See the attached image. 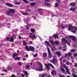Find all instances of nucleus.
<instances>
[{
    "label": "nucleus",
    "mask_w": 77,
    "mask_h": 77,
    "mask_svg": "<svg viewBox=\"0 0 77 77\" xmlns=\"http://www.w3.org/2000/svg\"><path fill=\"white\" fill-rule=\"evenodd\" d=\"M20 74H21V73H17V75H20Z\"/></svg>",
    "instance_id": "63"
},
{
    "label": "nucleus",
    "mask_w": 77,
    "mask_h": 77,
    "mask_svg": "<svg viewBox=\"0 0 77 77\" xmlns=\"http://www.w3.org/2000/svg\"><path fill=\"white\" fill-rule=\"evenodd\" d=\"M8 68L9 69H10V70H12V68H11V67H10V66L8 65Z\"/></svg>",
    "instance_id": "24"
},
{
    "label": "nucleus",
    "mask_w": 77,
    "mask_h": 77,
    "mask_svg": "<svg viewBox=\"0 0 77 77\" xmlns=\"http://www.w3.org/2000/svg\"><path fill=\"white\" fill-rule=\"evenodd\" d=\"M70 63H69V62L68 61L66 63V65H69Z\"/></svg>",
    "instance_id": "46"
},
{
    "label": "nucleus",
    "mask_w": 77,
    "mask_h": 77,
    "mask_svg": "<svg viewBox=\"0 0 77 77\" xmlns=\"http://www.w3.org/2000/svg\"><path fill=\"white\" fill-rule=\"evenodd\" d=\"M23 2H25V3H29V1L26 0H23Z\"/></svg>",
    "instance_id": "44"
},
{
    "label": "nucleus",
    "mask_w": 77,
    "mask_h": 77,
    "mask_svg": "<svg viewBox=\"0 0 77 77\" xmlns=\"http://www.w3.org/2000/svg\"><path fill=\"white\" fill-rule=\"evenodd\" d=\"M43 56L45 57H47V54L45 53H44Z\"/></svg>",
    "instance_id": "39"
},
{
    "label": "nucleus",
    "mask_w": 77,
    "mask_h": 77,
    "mask_svg": "<svg viewBox=\"0 0 77 77\" xmlns=\"http://www.w3.org/2000/svg\"><path fill=\"white\" fill-rule=\"evenodd\" d=\"M63 48H65L64 49H63V50L64 51H66V50L67 49V48L66 47V45H65L63 46Z\"/></svg>",
    "instance_id": "15"
},
{
    "label": "nucleus",
    "mask_w": 77,
    "mask_h": 77,
    "mask_svg": "<svg viewBox=\"0 0 77 77\" xmlns=\"http://www.w3.org/2000/svg\"><path fill=\"white\" fill-rule=\"evenodd\" d=\"M22 14H23V15H28V13H22Z\"/></svg>",
    "instance_id": "40"
},
{
    "label": "nucleus",
    "mask_w": 77,
    "mask_h": 77,
    "mask_svg": "<svg viewBox=\"0 0 77 77\" xmlns=\"http://www.w3.org/2000/svg\"><path fill=\"white\" fill-rule=\"evenodd\" d=\"M77 53L73 54V56H74V57H75V56H77Z\"/></svg>",
    "instance_id": "45"
},
{
    "label": "nucleus",
    "mask_w": 77,
    "mask_h": 77,
    "mask_svg": "<svg viewBox=\"0 0 77 77\" xmlns=\"http://www.w3.org/2000/svg\"><path fill=\"white\" fill-rule=\"evenodd\" d=\"M77 30V27L72 26H69V30H71L73 33H75V31Z\"/></svg>",
    "instance_id": "2"
},
{
    "label": "nucleus",
    "mask_w": 77,
    "mask_h": 77,
    "mask_svg": "<svg viewBox=\"0 0 77 77\" xmlns=\"http://www.w3.org/2000/svg\"><path fill=\"white\" fill-rule=\"evenodd\" d=\"M50 61L51 62H52L53 63H56L57 62V60L54 58H53L52 60H50Z\"/></svg>",
    "instance_id": "8"
},
{
    "label": "nucleus",
    "mask_w": 77,
    "mask_h": 77,
    "mask_svg": "<svg viewBox=\"0 0 77 77\" xmlns=\"http://www.w3.org/2000/svg\"><path fill=\"white\" fill-rule=\"evenodd\" d=\"M60 77H65V76L64 75H60Z\"/></svg>",
    "instance_id": "57"
},
{
    "label": "nucleus",
    "mask_w": 77,
    "mask_h": 77,
    "mask_svg": "<svg viewBox=\"0 0 77 77\" xmlns=\"http://www.w3.org/2000/svg\"><path fill=\"white\" fill-rule=\"evenodd\" d=\"M59 6V4L57 3H56L55 4V8H57Z\"/></svg>",
    "instance_id": "25"
},
{
    "label": "nucleus",
    "mask_w": 77,
    "mask_h": 77,
    "mask_svg": "<svg viewBox=\"0 0 77 77\" xmlns=\"http://www.w3.org/2000/svg\"><path fill=\"white\" fill-rule=\"evenodd\" d=\"M7 40H10V38L9 37H7Z\"/></svg>",
    "instance_id": "56"
},
{
    "label": "nucleus",
    "mask_w": 77,
    "mask_h": 77,
    "mask_svg": "<svg viewBox=\"0 0 77 77\" xmlns=\"http://www.w3.org/2000/svg\"><path fill=\"white\" fill-rule=\"evenodd\" d=\"M38 56V54H35L34 55H33V57H37Z\"/></svg>",
    "instance_id": "43"
},
{
    "label": "nucleus",
    "mask_w": 77,
    "mask_h": 77,
    "mask_svg": "<svg viewBox=\"0 0 77 77\" xmlns=\"http://www.w3.org/2000/svg\"><path fill=\"white\" fill-rule=\"evenodd\" d=\"M40 66L41 68H40L39 69H36V71H43V67H42V64L40 63Z\"/></svg>",
    "instance_id": "4"
},
{
    "label": "nucleus",
    "mask_w": 77,
    "mask_h": 77,
    "mask_svg": "<svg viewBox=\"0 0 77 77\" xmlns=\"http://www.w3.org/2000/svg\"><path fill=\"white\" fill-rule=\"evenodd\" d=\"M30 44H33V42H32L31 41H30Z\"/></svg>",
    "instance_id": "59"
},
{
    "label": "nucleus",
    "mask_w": 77,
    "mask_h": 77,
    "mask_svg": "<svg viewBox=\"0 0 77 77\" xmlns=\"http://www.w3.org/2000/svg\"><path fill=\"white\" fill-rule=\"evenodd\" d=\"M45 65L46 67V68H47V69H50V67H49V65L47 64H45Z\"/></svg>",
    "instance_id": "19"
},
{
    "label": "nucleus",
    "mask_w": 77,
    "mask_h": 77,
    "mask_svg": "<svg viewBox=\"0 0 77 77\" xmlns=\"http://www.w3.org/2000/svg\"><path fill=\"white\" fill-rule=\"evenodd\" d=\"M53 36L55 38H57L58 39V37H57V35L56 34H54V35Z\"/></svg>",
    "instance_id": "27"
},
{
    "label": "nucleus",
    "mask_w": 77,
    "mask_h": 77,
    "mask_svg": "<svg viewBox=\"0 0 77 77\" xmlns=\"http://www.w3.org/2000/svg\"><path fill=\"white\" fill-rule=\"evenodd\" d=\"M42 77H45V74H43L42 76Z\"/></svg>",
    "instance_id": "61"
},
{
    "label": "nucleus",
    "mask_w": 77,
    "mask_h": 77,
    "mask_svg": "<svg viewBox=\"0 0 77 77\" xmlns=\"http://www.w3.org/2000/svg\"><path fill=\"white\" fill-rule=\"evenodd\" d=\"M76 9V8L75 7H74V8H70V10L71 11H72V12H75V10Z\"/></svg>",
    "instance_id": "13"
},
{
    "label": "nucleus",
    "mask_w": 77,
    "mask_h": 77,
    "mask_svg": "<svg viewBox=\"0 0 77 77\" xmlns=\"http://www.w3.org/2000/svg\"><path fill=\"white\" fill-rule=\"evenodd\" d=\"M54 43L58 45H59V42L58 41H55Z\"/></svg>",
    "instance_id": "33"
},
{
    "label": "nucleus",
    "mask_w": 77,
    "mask_h": 77,
    "mask_svg": "<svg viewBox=\"0 0 77 77\" xmlns=\"http://www.w3.org/2000/svg\"><path fill=\"white\" fill-rule=\"evenodd\" d=\"M14 3L15 4V5H20V4H21V2H14Z\"/></svg>",
    "instance_id": "28"
},
{
    "label": "nucleus",
    "mask_w": 77,
    "mask_h": 77,
    "mask_svg": "<svg viewBox=\"0 0 77 77\" xmlns=\"http://www.w3.org/2000/svg\"><path fill=\"white\" fill-rule=\"evenodd\" d=\"M70 5L72 6H75L76 4L75 3H71Z\"/></svg>",
    "instance_id": "20"
},
{
    "label": "nucleus",
    "mask_w": 77,
    "mask_h": 77,
    "mask_svg": "<svg viewBox=\"0 0 77 77\" xmlns=\"http://www.w3.org/2000/svg\"><path fill=\"white\" fill-rule=\"evenodd\" d=\"M25 48L27 51H30L29 48V47L27 46H25Z\"/></svg>",
    "instance_id": "17"
},
{
    "label": "nucleus",
    "mask_w": 77,
    "mask_h": 77,
    "mask_svg": "<svg viewBox=\"0 0 77 77\" xmlns=\"http://www.w3.org/2000/svg\"><path fill=\"white\" fill-rule=\"evenodd\" d=\"M45 6H50V4L48 3H45Z\"/></svg>",
    "instance_id": "32"
},
{
    "label": "nucleus",
    "mask_w": 77,
    "mask_h": 77,
    "mask_svg": "<svg viewBox=\"0 0 77 77\" xmlns=\"http://www.w3.org/2000/svg\"><path fill=\"white\" fill-rule=\"evenodd\" d=\"M31 32H32L33 33V32H35V29H31Z\"/></svg>",
    "instance_id": "38"
},
{
    "label": "nucleus",
    "mask_w": 77,
    "mask_h": 77,
    "mask_svg": "<svg viewBox=\"0 0 77 77\" xmlns=\"http://www.w3.org/2000/svg\"><path fill=\"white\" fill-rule=\"evenodd\" d=\"M47 48L48 53L49 54V58H51L52 57H53V55H52L51 53V52H50V48L48 47H47Z\"/></svg>",
    "instance_id": "3"
},
{
    "label": "nucleus",
    "mask_w": 77,
    "mask_h": 77,
    "mask_svg": "<svg viewBox=\"0 0 77 77\" xmlns=\"http://www.w3.org/2000/svg\"><path fill=\"white\" fill-rule=\"evenodd\" d=\"M24 73L26 75H28V73H27V72L26 71H25L24 72Z\"/></svg>",
    "instance_id": "34"
},
{
    "label": "nucleus",
    "mask_w": 77,
    "mask_h": 77,
    "mask_svg": "<svg viewBox=\"0 0 77 77\" xmlns=\"http://www.w3.org/2000/svg\"><path fill=\"white\" fill-rule=\"evenodd\" d=\"M39 38L40 39V40L42 41V39H41V37L39 36H38Z\"/></svg>",
    "instance_id": "62"
},
{
    "label": "nucleus",
    "mask_w": 77,
    "mask_h": 77,
    "mask_svg": "<svg viewBox=\"0 0 77 77\" xmlns=\"http://www.w3.org/2000/svg\"><path fill=\"white\" fill-rule=\"evenodd\" d=\"M17 53H15L13 54V57H15V56H17Z\"/></svg>",
    "instance_id": "29"
},
{
    "label": "nucleus",
    "mask_w": 77,
    "mask_h": 77,
    "mask_svg": "<svg viewBox=\"0 0 77 77\" xmlns=\"http://www.w3.org/2000/svg\"><path fill=\"white\" fill-rule=\"evenodd\" d=\"M18 65H21V62H18Z\"/></svg>",
    "instance_id": "52"
},
{
    "label": "nucleus",
    "mask_w": 77,
    "mask_h": 77,
    "mask_svg": "<svg viewBox=\"0 0 77 77\" xmlns=\"http://www.w3.org/2000/svg\"><path fill=\"white\" fill-rule=\"evenodd\" d=\"M68 54H65V57H68Z\"/></svg>",
    "instance_id": "53"
},
{
    "label": "nucleus",
    "mask_w": 77,
    "mask_h": 77,
    "mask_svg": "<svg viewBox=\"0 0 77 77\" xmlns=\"http://www.w3.org/2000/svg\"><path fill=\"white\" fill-rule=\"evenodd\" d=\"M61 71H62L63 73H64V74H66V71H65V70L64 69H63V68H61Z\"/></svg>",
    "instance_id": "16"
},
{
    "label": "nucleus",
    "mask_w": 77,
    "mask_h": 77,
    "mask_svg": "<svg viewBox=\"0 0 77 77\" xmlns=\"http://www.w3.org/2000/svg\"><path fill=\"white\" fill-rule=\"evenodd\" d=\"M9 12H10L11 13H14L15 12V10L14 9H9Z\"/></svg>",
    "instance_id": "12"
},
{
    "label": "nucleus",
    "mask_w": 77,
    "mask_h": 77,
    "mask_svg": "<svg viewBox=\"0 0 77 77\" xmlns=\"http://www.w3.org/2000/svg\"><path fill=\"white\" fill-rule=\"evenodd\" d=\"M19 39H21V37L20 36H19Z\"/></svg>",
    "instance_id": "64"
},
{
    "label": "nucleus",
    "mask_w": 77,
    "mask_h": 77,
    "mask_svg": "<svg viewBox=\"0 0 77 77\" xmlns=\"http://www.w3.org/2000/svg\"><path fill=\"white\" fill-rule=\"evenodd\" d=\"M72 47L74 48H75V47H76V46H75V45L74 44H72Z\"/></svg>",
    "instance_id": "47"
},
{
    "label": "nucleus",
    "mask_w": 77,
    "mask_h": 77,
    "mask_svg": "<svg viewBox=\"0 0 77 77\" xmlns=\"http://www.w3.org/2000/svg\"><path fill=\"white\" fill-rule=\"evenodd\" d=\"M42 11V9H38L37 10V11L38 12H40V11Z\"/></svg>",
    "instance_id": "36"
},
{
    "label": "nucleus",
    "mask_w": 77,
    "mask_h": 77,
    "mask_svg": "<svg viewBox=\"0 0 77 77\" xmlns=\"http://www.w3.org/2000/svg\"><path fill=\"white\" fill-rule=\"evenodd\" d=\"M21 75H22V77H24L25 76V75H24L23 74H21Z\"/></svg>",
    "instance_id": "58"
},
{
    "label": "nucleus",
    "mask_w": 77,
    "mask_h": 77,
    "mask_svg": "<svg viewBox=\"0 0 77 77\" xmlns=\"http://www.w3.org/2000/svg\"><path fill=\"white\" fill-rule=\"evenodd\" d=\"M75 49H73L71 50V52H75Z\"/></svg>",
    "instance_id": "37"
},
{
    "label": "nucleus",
    "mask_w": 77,
    "mask_h": 77,
    "mask_svg": "<svg viewBox=\"0 0 77 77\" xmlns=\"http://www.w3.org/2000/svg\"><path fill=\"white\" fill-rule=\"evenodd\" d=\"M30 66L29 65H27L26 66V68L27 69H30Z\"/></svg>",
    "instance_id": "21"
},
{
    "label": "nucleus",
    "mask_w": 77,
    "mask_h": 77,
    "mask_svg": "<svg viewBox=\"0 0 77 77\" xmlns=\"http://www.w3.org/2000/svg\"><path fill=\"white\" fill-rule=\"evenodd\" d=\"M63 66L64 68L66 69V71L67 72V73H68V74H70V72H69V71L68 68V66H66V65H64Z\"/></svg>",
    "instance_id": "5"
},
{
    "label": "nucleus",
    "mask_w": 77,
    "mask_h": 77,
    "mask_svg": "<svg viewBox=\"0 0 77 77\" xmlns=\"http://www.w3.org/2000/svg\"><path fill=\"white\" fill-rule=\"evenodd\" d=\"M74 66L75 67H77V63H75Z\"/></svg>",
    "instance_id": "55"
},
{
    "label": "nucleus",
    "mask_w": 77,
    "mask_h": 77,
    "mask_svg": "<svg viewBox=\"0 0 77 77\" xmlns=\"http://www.w3.org/2000/svg\"><path fill=\"white\" fill-rule=\"evenodd\" d=\"M16 60H20V58H19V57H16L15 58Z\"/></svg>",
    "instance_id": "42"
},
{
    "label": "nucleus",
    "mask_w": 77,
    "mask_h": 77,
    "mask_svg": "<svg viewBox=\"0 0 77 77\" xmlns=\"http://www.w3.org/2000/svg\"><path fill=\"white\" fill-rule=\"evenodd\" d=\"M24 73L26 75H28V73H27V72L26 71H25L24 72Z\"/></svg>",
    "instance_id": "35"
},
{
    "label": "nucleus",
    "mask_w": 77,
    "mask_h": 77,
    "mask_svg": "<svg viewBox=\"0 0 77 77\" xmlns=\"http://www.w3.org/2000/svg\"><path fill=\"white\" fill-rule=\"evenodd\" d=\"M10 41L11 42H14V40L13 37H12L10 38Z\"/></svg>",
    "instance_id": "30"
},
{
    "label": "nucleus",
    "mask_w": 77,
    "mask_h": 77,
    "mask_svg": "<svg viewBox=\"0 0 77 77\" xmlns=\"http://www.w3.org/2000/svg\"><path fill=\"white\" fill-rule=\"evenodd\" d=\"M73 76L74 77H77V75L75 74H73Z\"/></svg>",
    "instance_id": "48"
},
{
    "label": "nucleus",
    "mask_w": 77,
    "mask_h": 77,
    "mask_svg": "<svg viewBox=\"0 0 77 77\" xmlns=\"http://www.w3.org/2000/svg\"><path fill=\"white\" fill-rule=\"evenodd\" d=\"M23 43L24 45H27V43H26V42L25 41H23Z\"/></svg>",
    "instance_id": "31"
},
{
    "label": "nucleus",
    "mask_w": 77,
    "mask_h": 77,
    "mask_svg": "<svg viewBox=\"0 0 77 77\" xmlns=\"http://www.w3.org/2000/svg\"><path fill=\"white\" fill-rule=\"evenodd\" d=\"M67 38L69 40V42H68V41L66 40L65 38H63L62 39V42H66V44H67L68 45H70V44H69V43L71 42V40H70V38L72 40V41H75V39H76V38L75 37L72 35H70L68 36L67 37Z\"/></svg>",
    "instance_id": "1"
},
{
    "label": "nucleus",
    "mask_w": 77,
    "mask_h": 77,
    "mask_svg": "<svg viewBox=\"0 0 77 77\" xmlns=\"http://www.w3.org/2000/svg\"><path fill=\"white\" fill-rule=\"evenodd\" d=\"M30 35L29 36V38H36V35L34 34H33L32 36V34L31 33H30Z\"/></svg>",
    "instance_id": "7"
},
{
    "label": "nucleus",
    "mask_w": 77,
    "mask_h": 77,
    "mask_svg": "<svg viewBox=\"0 0 77 77\" xmlns=\"http://www.w3.org/2000/svg\"><path fill=\"white\" fill-rule=\"evenodd\" d=\"M50 42L51 44L52 45H54V46H53V47L52 48V50L53 51H54V49H55V46L56 45H54V42L52 40H51L50 41Z\"/></svg>",
    "instance_id": "6"
},
{
    "label": "nucleus",
    "mask_w": 77,
    "mask_h": 77,
    "mask_svg": "<svg viewBox=\"0 0 77 77\" xmlns=\"http://www.w3.org/2000/svg\"><path fill=\"white\" fill-rule=\"evenodd\" d=\"M29 51H30V50L34 51V50H35V48H34V47H32L31 46H29Z\"/></svg>",
    "instance_id": "10"
},
{
    "label": "nucleus",
    "mask_w": 77,
    "mask_h": 77,
    "mask_svg": "<svg viewBox=\"0 0 77 77\" xmlns=\"http://www.w3.org/2000/svg\"><path fill=\"white\" fill-rule=\"evenodd\" d=\"M51 74L52 75H56V72L55 70L52 71L51 72Z\"/></svg>",
    "instance_id": "14"
},
{
    "label": "nucleus",
    "mask_w": 77,
    "mask_h": 77,
    "mask_svg": "<svg viewBox=\"0 0 77 77\" xmlns=\"http://www.w3.org/2000/svg\"><path fill=\"white\" fill-rule=\"evenodd\" d=\"M68 54L69 57H70V56H71L72 55V54L70 52H68Z\"/></svg>",
    "instance_id": "26"
},
{
    "label": "nucleus",
    "mask_w": 77,
    "mask_h": 77,
    "mask_svg": "<svg viewBox=\"0 0 77 77\" xmlns=\"http://www.w3.org/2000/svg\"><path fill=\"white\" fill-rule=\"evenodd\" d=\"M61 27L62 28V29H65V26H65V25H61Z\"/></svg>",
    "instance_id": "41"
},
{
    "label": "nucleus",
    "mask_w": 77,
    "mask_h": 77,
    "mask_svg": "<svg viewBox=\"0 0 77 77\" xmlns=\"http://www.w3.org/2000/svg\"><path fill=\"white\" fill-rule=\"evenodd\" d=\"M57 2H60V0H56Z\"/></svg>",
    "instance_id": "60"
},
{
    "label": "nucleus",
    "mask_w": 77,
    "mask_h": 77,
    "mask_svg": "<svg viewBox=\"0 0 77 77\" xmlns=\"http://www.w3.org/2000/svg\"><path fill=\"white\" fill-rule=\"evenodd\" d=\"M45 45H49V46H50V47H51V45L47 41H45Z\"/></svg>",
    "instance_id": "11"
},
{
    "label": "nucleus",
    "mask_w": 77,
    "mask_h": 77,
    "mask_svg": "<svg viewBox=\"0 0 77 77\" xmlns=\"http://www.w3.org/2000/svg\"><path fill=\"white\" fill-rule=\"evenodd\" d=\"M49 65H51V66L52 67V68H54V67L53 66V65H52V64H51V63H50V64H49Z\"/></svg>",
    "instance_id": "49"
},
{
    "label": "nucleus",
    "mask_w": 77,
    "mask_h": 77,
    "mask_svg": "<svg viewBox=\"0 0 77 77\" xmlns=\"http://www.w3.org/2000/svg\"><path fill=\"white\" fill-rule=\"evenodd\" d=\"M6 5L8 6H10V7H12L13 5L11 4H6Z\"/></svg>",
    "instance_id": "22"
},
{
    "label": "nucleus",
    "mask_w": 77,
    "mask_h": 77,
    "mask_svg": "<svg viewBox=\"0 0 77 77\" xmlns=\"http://www.w3.org/2000/svg\"><path fill=\"white\" fill-rule=\"evenodd\" d=\"M35 5H36V3L35 2L32 3H30V5L32 6H35Z\"/></svg>",
    "instance_id": "23"
},
{
    "label": "nucleus",
    "mask_w": 77,
    "mask_h": 77,
    "mask_svg": "<svg viewBox=\"0 0 77 77\" xmlns=\"http://www.w3.org/2000/svg\"><path fill=\"white\" fill-rule=\"evenodd\" d=\"M15 77V75L13 74L11 76V77Z\"/></svg>",
    "instance_id": "54"
},
{
    "label": "nucleus",
    "mask_w": 77,
    "mask_h": 77,
    "mask_svg": "<svg viewBox=\"0 0 77 77\" xmlns=\"http://www.w3.org/2000/svg\"><path fill=\"white\" fill-rule=\"evenodd\" d=\"M45 2H50V0H45Z\"/></svg>",
    "instance_id": "50"
},
{
    "label": "nucleus",
    "mask_w": 77,
    "mask_h": 77,
    "mask_svg": "<svg viewBox=\"0 0 77 77\" xmlns=\"http://www.w3.org/2000/svg\"><path fill=\"white\" fill-rule=\"evenodd\" d=\"M6 15L8 16H11L12 15V13L10 12L9 11H7L6 12Z\"/></svg>",
    "instance_id": "9"
},
{
    "label": "nucleus",
    "mask_w": 77,
    "mask_h": 77,
    "mask_svg": "<svg viewBox=\"0 0 77 77\" xmlns=\"http://www.w3.org/2000/svg\"><path fill=\"white\" fill-rule=\"evenodd\" d=\"M56 54H57L58 56H60L61 55L60 54V52H56Z\"/></svg>",
    "instance_id": "18"
},
{
    "label": "nucleus",
    "mask_w": 77,
    "mask_h": 77,
    "mask_svg": "<svg viewBox=\"0 0 77 77\" xmlns=\"http://www.w3.org/2000/svg\"><path fill=\"white\" fill-rule=\"evenodd\" d=\"M59 50H62V47H60L58 48Z\"/></svg>",
    "instance_id": "51"
}]
</instances>
